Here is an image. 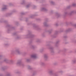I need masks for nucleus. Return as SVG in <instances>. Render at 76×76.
Here are the masks:
<instances>
[{
  "label": "nucleus",
  "instance_id": "1",
  "mask_svg": "<svg viewBox=\"0 0 76 76\" xmlns=\"http://www.w3.org/2000/svg\"><path fill=\"white\" fill-rule=\"evenodd\" d=\"M59 73H63V72L62 71H58L55 73H53V70H50L49 72V73L50 74V75L53 76H58V74Z\"/></svg>",
  "mask_w": 76,
  "mask_h": 76
},
{
  "label": "nucleus",
  "instance_id": "2",
  "mask_svg": "<svg viewBox=\"0 0 76 76\" xmlns=\"http://www.w3.org/2000/svg\"><path fill=\"white\" fill-rule=\"evenodd\" d=\"M28 34L25 36L26 38H34V37H35V35H34V34H32V33H31V31H28Z\"/></svg>",
  "mask_w": 76,
  "mask_h": 76
},
{
  "label": "nucleus",
  "instance_id": "3",
  "mask_svg": "<svg viewBox=\"0 0 76 76\" xmlns=\"http://www.w3.org/2000/svg\"><path fill=\"white\" fill-rule=\"evenodd\" d=\"M21 54V52H20L18 49H17L15 50H12L11 51V54Z\"/></svg>",
  "mask_w": 76,
  "mask_h": 76
},
{
  "label": "nucleus",
  "instance_id": "4",
  "mask_svg": "<svg viewBox=\"0 0 76 76\" xmlns=\"http://www.w3.org/2000/svg\"><path fill=\"white\" fill-rule=\"evenodd\" d=\"M6 27H7V28H8L7 31L8 33H9V32H10L11 31L15 29V28L14 27H12V26L9 25H7L6 26Z\"/></svg>",
  "mask_w": 76,
  "mask_h": 76
},
{
  "label": "nucleus",
  "instance_id": "5",
  "mask_svg": "<svg viewBox=\"0 0 76 76\" xmlns=\"http://www.w3.org/2000/svg\"><path fill=\"white\" fill-rule=\"evenodd\" d=\"M49 49L50 51V53L52 55H53L55 53V52L54 50V48L53 47L50 46L48 48Z\"/></svg>",
  "mask_w": 76,
  "mask_h": 76
},
{
  "label": "nucleus",
  "instance_id": "6",
  "mask_svg": "<svg viewBox=\"0 0 76 76\" xmlns=\"http://www.w3.org/2000/svg\"><path fill=\"white\" fill-rule=\"evenodd\" d=\"M33 27L36 30H37V31H41V28L39 26L36 25V24H33Z\"/></svg>",
  "mask_w": 76,
  "mask_h": 76
},
{
  "label": "nucleus",
  "instance_id": "7",
  "mask_svg": "<svg viewBox=\"0 0 76 76\" xmlns=\"http://www.w3.org/2000/svg\"><path fill=\"white\" fill-rule=\"evenodd\" d=\"M17 65H18V66H22V67H23L24 66V64L22 63V61L20 60H18L17 63Z\"/></svg>",
  "mask_w": 76,
  "mask_h": 76
},
{
  "label": "nucleus",
  "instance_id": "8",
  "mask_svg": "<svg viewBox=\"0 0 76 76\" xmlns=\"http://www.w3.org/2000/svg\"><path fill=\"white\" fill-rule=\"evenodd\" d=\"M12 35H16L15 38L16 39H20V36L17 35V32H15L12 34Z\"/></svg>",
  "mask_w": 76,
  "mask_h": 76
},
{
  "label": "nucleus",
  "instance_id": "9",
  "mask_svg": "<svg viewBox=\"0 0 76 76\" xmlns=\"http://www.w3.org/2000/svg\"><path fill=\"white\" fill-rule=\"evenodd\" d=\"M45 21L46 22H45L43 23V25L45 26H46V27H47L48 26V24H47V22L48 21V19L47 18H46L45 19Z\"/></svg>",
  "mask_w": 76,
  "mask_h": 76
},
{
  "label": "nucleus",
  "instance_id": "10",
  "mask_svg": "<svg viewBox=\"0 0 76 76\" xmlns=\"http://www.w3.org/2000/svg\"><path fill=\"white\" fill-rule=\"evenodd\" d=\"M4 62H5V63H9L10 62V63H12V61H10L8 60L6 58H5L4 59Z\"/></svg>",
  "mask_w": 76,
  "mask_h": 76
},
{
  "label": "nucleus",
  "instance_id": "11",
  "mask_svg": "<svg viewBox=\"0 0 76 76\" xmlns=\"http://www.w3.org/2000/svg\"><path fill=\"white\" fill-rule=\"evenodd\" d=\"M58 31H56L55 32L53 35L52 36L53 38H56L57 37V34H58Z\"/></svg>",
  "mask_w": 76,
  "mask_h": 76
},
{
  "label": "nucleus",
  "instance_id": "12",
  "mask_svg": "<svg viewBox=\"0 0 76 76\" xmlns=\"http://www.w3.org/2000/svg\"><path fill=\"white\" fill-rule=\"evenodd\" d=\"M44 58L45 60H47L48 59V54H45L44 56Z\"/></svg>",
  "mask_w": 76,
  "mask_h": 76
},
{
  "label": "nucleus",
  "instance_id": "13",
  "mask_svg": "<svg viewBox=\"0 0 76 76\" xmlns=\"http://www.w3.org/2000/svg\"><path fill=\"white\" fill-rule=\"evenodd\" d=\"M41 11H43V12H47L48 11V10H47L45 7H43L41 9Z\"/></svg>",
  "mask_w": 76,
  "mask_h": 76
},
{
  "label": "nucleus",
  "instance_id": "14",
  "mask_svg": "<svg viewBox=\"0 0 76 76\" xmlns=\"http://www.w3.org/2000/svg\"><path fill=\"white\" fill-rule=\"evenodd\" d=\"M31 57L32 58H37V54H35L31 56Z\"/></svg>",
  "mask_w": 76,
  "mask_h": 76
},
{
  "label": "nucleus",
  "instance_id": "15",
  "mask_svg": "<svg viewBox=\"0 0 76 76\" xmlns=\"http://www.w3.org/2000/svg\"><path fill=\"white\" fill-rule=\"evenodd\" d=\"M3 7H4L2 9V11H5V10L7 9V8L6 7L7 6L5 5H4Z\"/></svg>",
  "mask_w": 76,
  "mask_h": 76
},
{
  "label": "nucleus",
  "instance_id": "16",
  "mask_svg": "<svg viewBox=\"0 0 76 76\" xmlns=\"http://www.w3.org/2000/svg\"><path fill=\"white\" fill-rule=\"evenodd\" d=\"M53 30L52 29H51L48 31H45V32H48L49 34H51L52 32H53Z\"/></svg>",
  "mask_w": 76,
  "mask_h": 76
},
{
  "label": "nucleus",
  "instance_id": "17",
  "mask_svg": "<svg viewBox=\"0 0 76 76\" xmlns=\"http://www.w3.org/2000/svg\"><path fill=\"white\" fill-rule=\"evenodd\" d=\"M60 41L59 40H58L56 41V43H55V46L56 47H57L58 46V44H59V42H60Z\"/></svg>",
  "mask_w": 76,
  "mask_h": 76
},
{
  "label": "nucleus",
  "instance_id": "18",
  "mask_svg": "<svg viewBox=\"0 0 76 76\" xmlns=\"http://www.w3.org/2000/svg\"><path fill=\"white\" fill-rule=\"evenodd\" d=\"M67 50V49L66 48H64L63 50H59L58 53H60L61 52H62V51H66Z\"/></svg>",
  "mask_w": 76,
  "mask_h": 76
},
{
  "label": "nucleus",
  "instance_id": "19",
  "mask_svg": "<svg viewBox=\"0 0 76 76\" xmlns=\"http://www.w3.org/2000/svg\"><path fill=\"white\" fill-rule=\"evenodd\" d=\"M64 13V16H66V15H69V12H65Z\"/></svg>",
  "mask_w": 76,
  "mask_h": 76
},
{
  "label": "nucleus",
  "instance_id": "20",
  "mask_svg": "<svg viewBox=\"0 0 76 76\" xmlns=\"http://www.w3.org/2000/svg\"><path fill=\"white\" fill-rule=\"evenodd\" d=\"M71 30L72 29H71L69 28L65 32H66V33H68V32H70Z\"/></svg>",
  "mask_w": 76,
  "mask_h": 76
},
{
  "label": "nucleus",
  "instance_id": "21",
  "mask_svg": "<svg viewBox=\"0 0 76 76\" xmlns=\"http://www.w3.org/2000/svg\"><path fill=\"white\" fill-rule=\"evenodd\" d=\"M7 66H3L1 67V69L2 70H6V69H7Z\"/></svg>",
  "mask_w": 76,
  "mask_h": 76
},
{
  "label": "nucleus",
  "instance_id": "22",
  "mask_svg": "<svg viewBox=\"0 0 76 76\" xmlns=\"http://www.w3.org/2000/svg\"><path fill=\"white\" fill-rule=\"evenodd\" d=\"M40 41H41V40L39 39H37L36 40V42H39Z\"/></svg>",
  "mask_w": 76,
  "mask_h": 76
},
{
  "label": "nucleus",
  "instance_id": "23",
  "mask_svg": "<svg viewBox=\"0 0 76 76\" xmlns=\"http://www.w3.org/2000/svg\"><path fill=\"white\" fill-rule=\"evenodd\" d=\"M56 16H57L58 18V17L60 16V14L58 12H56Z\"/></svg>",
  "mask_w": 76,
  "mask_h": 76
},
{
  "label": "nucleus",
  "instance_id": "24",
  "mask_svg": "<svg viewBox=\"0 0 76 76\" xmlns=\"http://www.w3.org/2000/svg\"><path fill=\"white\" fill-rule=\"evenodd\" d=\"M31 48H33V49H34L35 47V46L34 45H31Z\"/></svg>",
  "mask_w": 76,
  "mask_h": 76
},
{
  "label": "nucleus",
  "instance_id": "25",
  "mask_svg": "<svg viewBox=\"0 0 76 76\" xmlns=\"http://www.w3.org/2000/svg\"><path fill=\"white\" fill-rule=\"evenodd\" d=\"M72 62L73 63H76V59H74L72 60Z\"/></svg>",
  "mask_w": 76,
  "mask_h": 76
},
{
  "label": "nucleus",
  "instance_id": "26",
  "mask_svg": "<svg viewBox=\"0 0 76 76\" xmlns=\"http://www.w3.org/2000/svg\"><path fill=\"white\" fill-rule=\"evenodd\" d=\"M50 3L51 4H52V5H54V4H55V3L53 1H51Z\"/></svg>",
  "mask_w": 76,
  "mask_h": 76
},
{
  "label": "nucleus",
  "instance_id": "27",
  "mask_svg": "<svg viewBox=\"0 0 76 76\" xmlns=\"http://www.w3.org/2000/svg\"><path fill=\"white\" fill-rule=\"evenodd\" d=\"M63 31H64L63 28H61L60 29V31H59V32H63Z\"/></svg>",
  "mask_w": 76,
  "mask_h": 76
},
{
  "label": "nucleus",
  "instance_id": "28",
  "mask_svg": "<svg viewBox=\"0 0 76 76\" xmlns=\"http://www.w3.org/2000/svg\"><path fill=\"white\" fill-rule=\"evenodd\" d=\"M28 69H29V70H31L32 69V67L29 66H28Z\"/></svg>",
  "mask_w": 76,
  "mask_h": 76
},
{
  "label": "nucleus",
  "instance_id": "29",
  "mask_svg": "<svg viewBox=\"0 0 76 76\" xmlns=\"http://www.w3.org/2000/svg\"><path fill=\"white\" fill-rule=\"evenodd\" d=\"M37 74V72L36 71H34L33 72V76H35Z\"/></svg>",
  "mask_w": 76,
  "mask_h": 76
},
{
  "label": "nucleus",
  "instance_id": "30",
  "mask_svg": "<svg viewBox=\"0 0 76 76\" xmlns=\"http://www.w3.org/2000/svg\"><path fill=\"white\" fill-rule=\"evenodd\" d=\"M31 6V4H28L26 6L27 8H29Z\"/></svg>",
  "mask_w": 76,
  "mask_h": 76
},
{
  "label": "nucleus",
  "instance_id": "31",
  "mask_svg": "<svg viewBox=\"0 0 76 76\" xmlns=\"http://www.w3.org/2000/svg\"><path fill=\"white\" fill-rule=\"evenodd\" d=\"M40 64L42 65V66H44L45 64L44 62H41L40 63Z\"/></svg>",
  "mask_w": 76,
  "mask_h": 76
},
{
  "label": "nucleus",
  "instance_id": "32",
  "mask_svg": "<svg viewBox=\"0 0 76 76\" xmlns=\"http://www.w3.org/2000/svg\"><path fill=\"white\" fill-rule=\"evenodd\" d=\"M72 7V6H71L70 5H69V6H68L66 7V9H70V7Z\"/></svg>",
  "mask_w": 76,
  "mask_h": 76
},
{
  "label": "nucleus",
  "instance_id": "33",
  "mask_svg": "<svg viewBox=\"0 0 76 76\" xmlns=\"http://www.w3.org/2000/svg\"><path fill=\"white\" fill-rule=\"evenodd\" d=\"M72 42H74V43H76V39L72 40Z\"/></svg>",
  "mask_w": 76,
  "mask_h": 76
},
{
  "label": "nucleus",
  "instance_id": "34",
  "mask_svg": "<svg viewBox=\"0 0 76 76\" xmlns=\"http://www.w3.org/2000/svg\"><path fill=\"white\" fill-rule=\"evenodd\" d=\"M72 6L73 7H76V4H73Z\"/></svg>",
  "mask_w": 76,
  "mask_h": 76
},
{
  "label": "nucleus",
  "instance_id": "35",
  "mask_svg": "<svg viewBox=\"0 0 76 76\" xmlns=\"http://www.w3.org/2000/svg\"><path fill=\"white\" fill-rule=\"evenodd\" d=\"M25 1L24 0H23L22 1V3H21V4H25Z\"/></svg>",
  "mask_w": 76,
  "mask_h": 76
},
{
  "label": "nucleus",
  "instance_id": "36",
  "mask_svg": "<svg viewBox=\"0 0 76 76\" xmlns=\"http://www.w3.org/2000/svg\"><path fill=\"white\" fill-rule=\"evenodd\" d=\"M30 59H28L26 60V61L27 62H30Z\"/></svg>",
  "mask_w": 76,
  "mask_h": 76
},
{
  "label": "nucleus",
  "instance_id": "37",
  "mask_svg": "<svg viewBox=\"0 0 76 76\" xmlns=\"http://www.w3.org/2000/svg\"><path fill=\"white\" fill-rule=\"evenodd\" d=\"M42 36L43 37H44L45 36V33H43L42 34Z\"/></svg>",
  "mask_w": 76,
  "mask_h": 76
},
{
  "label": "nucleus",
  "instance_id": "38",
  "mask_svg": "<svg viewBox=\"0 0 76 76\" xmlns=\"http://www.w3.org/2000/svg\"><path fill=\"white\" fill-rule=\"evenodd\" d=\"M35 16V15H33L31 16V18H34V16Z\"/></svg>",
  "mask_w": 76,
  "mask_h": 76
},
{
  "label": "nucleus",
  "instance_id": "39",
  "mask_svg": "<svg viewBox=\"0 0 76 76\" xmlns=\"http://www.w3.org/2000/svg\"><path fill=\"white\" fill-rule=\"evenodd\" d=\"M12 15V14L11 13H8L7 14V16H10V15Z\"/></svg>",
  "mask_w": 76,
  "mask_h": 76
},
{
  "label": "nucleus",
  "instance_id": "40",
  "mask_svg": "<svg viewBox=\"0 0 76 76\" xmlns=\"http://www.w3.org/2000/svg\"><path fill=\"white\" fill-rule=\"evenodd\" d=\"M21 15H25V13L24 12H21Z\"/></svg>",
  "mask_w": 76,
  "mask_h": 76
},
{
  "label": "nucleus",
  "instance_id": "41",
  "mask_svg": "<svg viewBox=\"0 0 76 76\" xmlns=\"http://www.w3.org/2000/svg\"><path fill=\"white\" fill-rule=\"evenodd\" d=\"M55 25L56 26H58V23H56L55 24Z\"/></svg>",
  "mask_w": 76,
  "mask_h": 76
},
{
  "label": "nucleus",
  "instance_id": "42",
  "mask_svg": "<svg viewBox=\"0 0 76 76\" xmlns=\"http://www.w3.org/2000/svg\"><path fill=\"white\" fill-rule=\"evenodd\" d=\"M15 24L16 25H18V22H16Z\"/></svg>",
  "mask_w": 76,
  "mask_h": 76
},
{
  "label": "nucleus",
  "instance_id": "43",
  "mask_svg": "<svg viewBox=\"0 0 76 76\" xmlns=\"http://www.w3.org/2000/svg\"><path fill=\"white\" fill-rule=\"evenodd\" d=\"M64 38H67V36H64Z\"/></svg>",
  "mask_w": 76,
  "mask_h": 76
},
{
  "label": "nucleus",
  "instance_id": "44",
  "mask_svg": "<svg viewBox=\"0 0 76 76\" xmlns=\"http://www.w3.org/2000/svg\"><path fill=\"white\" fill-rule=\"evenodd\" d=\"M2 56L0 55V59H1L2 58Z\"/></svg>",
  "mask_w": 76,
  "mask_h": 76
},
{
  "label": "nucleus",
  "instance_id": "45",
  "mask_svg": "<svg viewBox=\"0 0 76 76\" xmlns=\"http://www.w3.org/2000/svg\"><path fill=\"white\" fill-rule=\"evenodd\" d=\"M36 7H37L36 6H34V7H33L34 9H35V8H36Z\"/></svg>",
  "mask_w": 76,
  "mask_h": 76
},
{
  "label": "nucleus",
  "instance_id": "46",
  "mask_svg": "<svg viewBox=\"0 0 76 76\" xmlns=\"http://www.w3.org/2000/svg\"><path fill=\"white\" fill-rule=\"evenodd\" d=\"M5 46H8V45H9L8 44H5Z\"/></svg>",
  "mask_w": 76,
  "mask_h": 76
},
{
  "label": "nucleus",
  "instance_id": "47",
  "mask_svg": "<svg viewBox=\"0 0 76 76\" xmlns=\"http://www.w3.org/2000/svg\"><path fill=\"white\" fill-rule=\"evenodd\" d=\"M42 51H43V49H40V52H42Z\"/></svg>",
  "mask_w": 76,
  "mask_h": 76
},
{
  "label": "nucleus",
  "instance_id": "48",
  "mask_svg": "<svg viewBox=\"0 0 76 76\" xmlns=\"http://www.w3.org/2000/svg\"><path fill=\"white\" fill-rule=\"evenodd\" d=\"M20 73V72H19V71H18L16 72V73Z\"/></svg>",
  "mask_w": 76,
  "mask_h": 76
},
{
  "label": "nucleus",
  "instance_id": "49",
  "mask_svg": "<svg viewBox=\"0 0 76 76\" xmlns=\"http://www.w3.org/2000/svg\"><path fill=\"white\" fill-rule=\"evenodd\" d=\"M53 11H51L50 12L51 13H53Z\"/></svg>",
  "mask_w": 76,
  "mask_h": 76
},
{
  "label": "nucleus",
  "instance_id": "50",
  "mask_svg": "<svg viewBox=\"0 0 76 76\" xmlns=\"http://www.w3.org/2000/svg\"><path fill=\"white\" fill-rule=\"evenodd\" d=\"M36 20H39V19H38V18H37L36 19Z\"/></svg>",
  "mask_w": 76,
  "mask_h": 76
},
{
  "label": "nucleus",
  "instance_id": "51",
  "mask_svg": "<svg viewBox=\"0 0 76 76\" xmlns=\"http://www.w3.org/2000/svg\"><path fill=\"white\" fill-rule=\"evenodd\" d=\"M4 23H7V22L6 21H4Z\"/></svg>",
  "mask_w": 76,
  "mask_h": 76
},
{
  "label": "nucleus",
  "instance_id": "52",
  "mask_svg": "<svg viewBox=\"0 0 76 76\" xmlns=\"http://www.w3.org/2000/svg\"><path fill=\"white\" fill-rule=\"evenodd\" d=\"M9 5H10V6H12V4L10 3L9 4Z\"/></svg>",
  "mask_w": 76,
  "mask_h": 76
},
{
  "label": "nucleus",
  "instance_id": "53",
  "mask_svg": "<svg viewBox=\"0 0 76 76\" xmlns=\"http://www.w3.org/2000/svg\"><path fill=\"white\" fill-rule=\"evenodd\" d=\"M74 26H75V27H76V24H75L74 25Z\"/></svg>",
  "mask_w": 76,
  "mask_h": 76
},
{
  "label": "nucleus",
  "instance_id": "54",
  "mask_svg": "<svg viewBox=\"0 0 76 76\" xmlns=\"http://www.w3.org/2000/svg\"><path fill=\"white\" fill-rule=\"evenodd\" d=\"M28 25H30V23H29L27 24Z\"/></svg>",
  "mask_w": 76,
  "mask_h": 76
},
{
  "label": "nucleus",
  "instance_id": "55",
  "mask_svg": "<svg viewBox=\"0 0 76 76\" xmlns=\"http://www.w3.org/2000/svg\"><path fill=\"white\" fill-rule=\"evenodd\" d=\"M29 43V44H31V43H32V42H30Z\"/></svg>",
  "mask_w": 76,
  "mask_h": 76
},
{
  "label": "nucleus",
  "instance_id": "56",
  "mask_svg": "<svg viewBox=\"0 0 76 76\" xmlns=\"http://www.w3.org/2000/svg\"><path fill=\"white\" fill-rule=\"evenodd\" d=\"M27 21H28V20H26V22H27Z\"/></svg>",
  "mask_w": 76,
  "mask_h": 76
},
{
  "label": "nucleus",
  "instance_id": "57",
  "mask_svg": "<svg viewBox=\"0 0 76 76\" xmlns=\"http://www.w3.org/2000/svg\"><path fill=\"white\" fill-rule=\"evenodd\" d=\"M20 29L21 30H22V29H23V28H21Z\"/></svg>",
  "mask_w": 76,
  "mask_h": 76
},
{
  "label": "nucleus",
  "instance_id": "58",
  "mask_svg": "<svg viewBox=\"0 0 76 76\" xmlns=\"http://www.w3.org/2000/svg\"><path fill=\"white\" fill-rule=\"evenodd\" d=\"M12 12H15V11H13Z\"/></svg>",
  "mask_w": 76,
  "mask_h": 76
},
{
  "label": "nucleus",
  "instance_id": "59",
  "mask_svg": "<svg viewBox=\"0 0 76 76\" xmlns=\"http://www.w3.org/2000/svg\"><path fill=\"white\" fill-rule=\"evenodd\" d=\"M69 76H73V75H69Z\"/></svg>",
  "mask_w": 76,
  "mask_h": 76
},
{
  "label": "nucleus",
  "instance_id": "60",
  "mask_svg": "<svg viewBox=\"0 0 76 76\" xmlns=\"http://www.w3.org/2000/svg\"><path fill=\"white\" fill-rule=\"evenodd\" d=\"M65 44H67V43H65Z\"/></svg>",
  "mask_w": 76,
  "mask_h": 76
},
{
  "label": "nucleus",
  "instance_id": "61",
  "mask_svg": "<svg viewBox=\"0 0 76 76\" xmlns=\"http://www.w3.org/2000/svg\"><path fill=\"white\" fill-rule=\"evenodd\" d=\"M75 53H76V50L75 51Z\"/></svg>",
  "mask_w": 76,
  "mask_h": 76
},
{
  "label": "nucleus",
  "instance_id": "62",
  "mask_svg": "<svg viewBox=\"0 0 76 76\" xmlns=\"http://www.w3.org/2000/svg\"><path fill=\"white\" fill-rule=\"evenodd\" d=\"M49 42L50 43V42Z\"/></svg>",
  "mask_w": 76,
  "mask_h": 76
}]
</instances>
